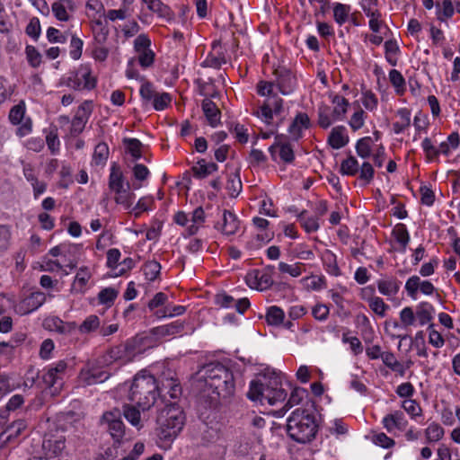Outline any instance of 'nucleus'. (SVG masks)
<instances>
[{
    "mask_svg": "<svg viewBox=\"0 0 460 460\" xmlns=\"http://www.w3.org/2000/svg\"><path fill=\"white\" fill-rule=\"evenodd\" d=\"M202 371L203 385L199 401L204 408L216 407L221 398L226 399L234 394V375L226 367L212 363L206 366Z\"/></svg>",
    "mask_w": 460,
    "mask_h": 460,
    "instance_id": "1",
    "label": "nucleus"
},
{
    "mask_svg": "<svg viewBox=\"0 0 460 460\" xmlns=\"http://www.w3.org/2000/svg\"><path fill=\"white\" fill-rule=\"evenodd\" d=\"M159 387L154 376L146 370L137 373L129 389L128 399L143 411L149 410L156 401Z\"/></svg>",
    "mask_w": 460,
    "mask_h": 460,
    "instance_id": "2",
    "label": "nucleus"
},
{
    "mask_svg": "<svg viewBox=\"0 0 460 460\" xmlns=\"http://www.w3.org/2000/svg\"><path fill=\"white\" fill-rule=\"evenodd\" d=\"M247 396L250 400L259 402L261 404L267 402L270 405H275L285 401L287 392L282 387L280 377L275 376L269 378L264 377V381H252Z\"/></svg>",
    "mask_w": 460,
    "mask_h": 460,
    "instance_id": "3",
    "label": "nucleus"
},
{
    "mask_svg": "<svg viewBox=\"0 0 460 460\" xmlns=\"http://www.w3.org/2000/svg\"><path fill=\"white\" fill-rule=\"evenodd\" d=\"M185 417L175 402L166 405L157 417V436L166 444L171 443L181 431Z\"/></svg>",
    "mask_w": 460,
    "mask_h": 460,
    "instance_id": "4",
    "label": "nucleus"
},
{
    "mask_svg": "<svg viewBox=\"0 0 460 460\" xmlns=\"http://www.w3.org/2000/svg\"><path fill=\"white\" fill-rule=\"evenodd\" d=\"M287 430L293 440L303 444L310 442L317 431L315 419L306 410L296 409L288 419Z\"/></svg>",
    "mask_w": 460,
    "mask_h": 460,
    "instance_id": "5",
    "label": "nucleus"
},
{
    "mask_svg": "<svg viewBox=\"0 0 460 460\" xmlns=\"http://www.w3.org/2000/svg\"><path fill=\"white\" fill-rule=\"evenodd\" d=\"M136 355L135 346L128 342L111 348L100 358V364L110 366L118 362L122 365L132 361Z\"/></svg>",
    "mask_w": 460,
    "mask_h": 460,
    "instance_id": "6",
    "label": "nucleus"
},
{
    "mask_svg": "<svg viewBox=\"0 0 460 460\" xmlns=\"http://www.w3.org/2000/svg\"><path fill=\"white\" fill-rule=\"evenodd\" d=\"M140 95L145 105L151 104L155 110L163 111L172 102L169 93L155 92L153 84L149 82H145L140 87Z\"/></svg>",
    "mask_w": 460,
    "mask_h": 460,
    "instance_id": "7",
    "label": "nucleus"
},
{
    "mask_svg": "<svg viewBox=\"0 0 460 460\" xmlns=\"http://www.w3.org/2000/svg\"><path fill=\"white\" fill-rule=\"evenodd\" d=\"M100 360L98 362H87L81 369L78 379L84 385H93L102 383L108 379L109 374L101 369Z\"/></svg>",
    "mask_w": 460,
    "mask_h": 460,
    "instance_id": "8",
    "label": "nucleus"
},
{
    "mask_svg": "<svg viewBox=\"0 0 460 460\" xmlns=\"http://www.w3.org/2000/svg\"><path fill=\"white\" fill-rule=\"evenodd\" d=\"M279 152V157L285 164H291L295 160V154L291 144L288 141V137L283 134H278L275 137V142L269 147V152L273 161L277 160V151Z\"/></svg>",
    "mask_w": 460,
    "mask_h": 460,
    "instance_id": "9",
    "label": "nucleus"
},
{
    "mask_svg": "<svg viewBox=\"0 0 460 460\" xmlns=\"http://www.w3.org/2000/svg\"><path fill=\"white\" fill-rule=\"evenodd\" d=\"M66 438L62 434H47L42 442L43 454L53 460L62 459Z\"/></svg>",
    "mask_w": 460,
    "mask_h": 460,
    "instance_id": "10",
    "label": "nucleus"
},
{
    "mask_svg": "<svg viewBox=\"0 0 460 460\" xmlns=\"http://www.w3.org/2000/svg\"><path fill=\"white\" fill-rule=\"evenodd\" d=\"M102 423L107 426L108 431L116 442L122 439L125 435V426L121 420V415L119 410L103 413Z\"/></svg>",
    "mask_w": 460,
    "mask_h": 460,
    "instance_id": "11",
    "label": "nucleus"
},
{
    "mask_svg": "<svg viewBox=\"0 0 460 460\" xmlns=\"http://www.w3.org/2000/svg\"><path fill=\"white\" fill-rule=\"evenodd\" d=\"M66 85L74 90H92L96 85V79L92 75L88 66H81L73 76L67 79Z\"/></svg>",
    "mask_w": 460,
    "mask_h": 460,
    "instance_id": "12",
    "label": "nucleus"
},
{
    "mask_svg": "<svg viewBox=\"0 0 460 460\" xmlns=\"http://www.w3.org/2000/svg\"><path fill=\"white\" fill-rule=\"evenodd\" d=\"M274 75L275 80L273 82L283 95H288L294 91L296 77L288 68L279 66L274 70Z\"/></svg>",
    "mask_w": 460,
    "mask_h": 460,
    "instance_id": "13",
    "label": "nucleus"
},
{
    "mask_svg": "<svg viewBox=\"0 0 460 460\" xmlns=\"http://www.w3.org/2000/svg\"><path fill=\"white\" fill-rule=\"evenodd\" d=\"M45 300L46 296L43 292H32L16 305V311L22 315L28 314L41 306Z\"/></svg>",
    "mask_w": 460,
    "mask_h": 460,
    "instance_id": "14",
    "label": "nucleus"
},
{
    "mask_svg": "<svg viewBox=\"0 0 460 460\" xmlns=\"http://www.w3.org/2000/svg\"><path fill=\"white\" fill-rule=\"evenodd\" d=\"M240 221L236 215L227 209H224L220 222L215 225V228L225 235H233L237 233Z\"/></svg>",
    "mask_w": 460,
    "mask_h": 460,
    "instance_id": "15",
    "label": "nucleus"
},
{
    "mask_svg": "<svg viewBox=\"0 0 460 460\" xmlns=\"http://www.w3.org/2000/svg\"><path fill=\"white\" fill-rule=\"evenodd\" d=\"M91 113H92V102H91L86 101L78 107V109L75 112V115L72 120V123H71V133L72 134L78 135L84 130Z\"/></svg>",
    "mask_w": 460,
    "mask_h": 460,
    "instance_id": "16",
    "label": "nucleus"
},
{
    "mask_svg": "<svg viewBox=\"0 0 460 460\" xmlns=\"http://www.w3.org/2000/svg\"><path fill=\"white\" fill-rule=\"evenodd\" d=\"M310 125V119L306 113H297L288 129L290 139L298 141L303 137V131L309 128Z\"/></svg>",
    "mask_w": 460,
    "mask_h": 460,
    "instance_id": "17",
    "label": "nucleus"
},
{
    "mask_svg": "<svg viewBox=\"0 0 460 460\" xmlns=\"http://www.w3.org/2000/svg\"><path fill=\"white\" fill-rule=\"evenodd\" d=\"M43 324L46 329L60 334H69L76 328L75 322H64L57 316L46 318Z\"/></svg>",
    "mask_w": 460,
    "mask_h": 460,
    "instance_id": "18",
    "label": "nucleus"
},
{
    "mask_svg": "<svg viewBox=\"0 0 460 460\" xmlns=\"http://www.w3.org/2000/svg\"><path fill=\"white\" fill-rule=\"evenodd\" d=\"M129 187V183L125 181L124 174L120 167L113 163L111 167L109 176V188L111 191L116 192Z\"/></svg>",
    "mask_w": 460,
    "mask_h": 460,
    "instance_id": "19",
    "label": "nucleus"
},
{
    "mask_svg": "<svg viewBox=\"0 0 460 460\" xmlns=\"http://www.w3.org/2000/svg\"><path fill=\"white\" fill-rule=\"evenodd\" d=\"M384 428L387 432L392 433L395 429L402 430L406 428L408 422L404 418V414L396 411L394 413L387 414L382 420Z\"/></svg>",
    "mask_w": 460,
    "mask_h": 460,
    "instance_id": "20",
    "label": "nucleus"
},
{
    "mask_svg": "<svg viewBox=\"0 0 460 460\" xmlns=\"http://www.w3.org/2000/svg\"><path fill=\"white\" fill-rule=\"evenodd\" d=\"M203 113L211 127H217L220 122L221 112L218 107L209 99H204L202 102Z\"/></svg>",
    "mask_w": 460,
    "mask_h": 460,
    "instance_id": "21",
    "label": "nucleus"
},
{
    "mask_svg": "<svg viewBox=\"0 0 460 460\" xmlns=\"http://www.w3.org/2000/svg\"><path fill=\"white\" fill-rule=\"evenodd\" d=\"M25 424L22 420H17L12 423L4 432L0 434V450L13 438L19 436Z\"/></svg>",
    "mask_w": 460,
    "mask_h": 460,
    "instance_id": "22",
    "label": "nucleus"
},
{
    "mask_svg": "<svg viewBox=\"0 0 460 460\" xmlns=\"http://www.w3.org/2000/svg\"><path fill=\"white\" fill-rule=\"evenodd\" d=\"M345 128L342 126L335 127L328 137V143L334 149H340L349 142L348 137L344 134Z\"/></svg>",
    "mask_w": 460,
    "mask_h": 460,
    "instance_id": "23",
    "label": "nucleus"
},
{
    "mask_svg": "<svg viewBox=\"0 0 460 460\" xmlns=\"http://www.w3.org/2000/svg\"><path fill=\"white\" fill-rule=\"evenodd\" d=\"M125 419L135 428L140 429L144 427L145 420L141 418L140 411L133 405L123 406Z\"/></svg>",
    "mask_w": 460,
    "mask_h": 460,
    "instance_id": "24",
    "label": "nucleus"
},
{
    "mask_svg": "<svg viewBox=\"0 0 460 460\" xmlns=\"http://www.w3.org/2000/svg\"><path fill=\"white\" fill-rule=\"evenodd\" d=\"M437 19L440 22H447L455 13V6L451 0H443L435 4Z\"/></svg>",
    "mask_w": 460,
    "mask_h": 460,
    "instance_id": "25",
    "label": "nucleus"
},
{
    "mask_svg": "<svg viewBox=\"0 0 460 460\" xmlns=\"http://www.w3.org/2000/svg\"><path fill=\"white\" fill-rule=\"evenodd\" d=\"M305 394H306V391L303 388H300V387L294 388L293 391L291 392L288 401L287 402V403L284 405V407L282 409H280L279 411H278L276 412V416L277 417L284 416L285 413L290 408H292L294 405H297L301 402V401L303 400Z\"/></svg>",
    "mask_w": 460,
    "mask_h": 460,
    "instance_id": "26",
    "label": "nucleus"
},
{
    "mask_svg": "<svg viewBox=\"0 0 460 460\" xmlns=\"http://www.w3.org/2000/svg\"><path fill=\"white\" fill-rule=\"evenodd\" d=\"M332 102L334 104L332 117L334 120L341 119L347 112L349 102L343 96L338 94H331Z\"/></svg>",
    "mask_w": 460,
    "mask_h": 460,
    "instance_id": "27",
    "label": "nucleus"
},
{
    "mask_svg": "<svg viewBox=\"0 0 460 460\" xmlns=\"http://www.w3.org/2000/svg\"><path fill=\"white\" fill-rule=\"evenodd\" d=\"M183 323L175 321L169 324L158 326L154 329V334L158 337H166L180 333L183 330Z\"/></svg>",
    "mask_w": 460,
    "mask_h": 460,
    "instance_id": "28",
    "label": "nucleus"
},
{
    "mask_svg": "<svg viewBox=\"0 0 460 460\" xmlns=\"http://www.w3.org/2000/svg\"><path fill=\"white\" fill-rule=\"evenodd\" d=\"M433 306L427 302L420 303L416 309V319L420 325H425L432 319Z\"/></svg>",
    "mask_w": 460,
    "mask_h": 460,
    "instance_id": "29",
    "label": "nucleus"
},
{
    "mask_svg": "<svg viewBox=\"0 0 460 460\" xmlns=\"http://www.w3.org/2000/svg\"><path fill=\"white\" fill-rule=\"evenodd\" d=\"M378 291L384 296H394L400 288V282L395 279H381L377 282Z\"/></svg>",
    "mask_w": 460,
    "mask_h": 460,
    "instance_id": "30",
    "label": "nucleus"
},
{
    "mask_svg": "<svg viewBox=\"0 0 460 460\" xmlns=\"http://www.w3.org/2000/svg\"><path fill=\"white\" fill-rule=\"evenodd\" d=\"M349 13V5L341 3H335L333 4V19L340 26L348 21Z\"/></svg>",
    "mask_w": 460,
    "mask_h": 460,
    "instance_id": "31",
    "label": "nucleus"
},
{
    "mask_svg": "<svg viewBox=\"0 0 460 460\" xmlns=\"http://www.w3.org/2000/svg\"><path fill=\"white\" fill-rule=\"evenodd\" d=\"M359 171V164L358 160L349 155L348 158L343 160L341 164L340 172L343 175L355 176Z\"/></svg>",
    "mask_w": 460,
    "mask_h": 460,
    "instance_id": "32",
    "label": "nucleus"
},
{
    "mask_svg": "<svg viewBox=\"0 0 460 460\" xmlns=\"http://www.w3.org/2000/svg\"><path fill=\"white\" fill-rule=\"evenodd\" d=\"M400 121L393 124L394 131L400 134L404 131L411 124V112L407 109H401L397 111Z\"/></svg>",
    "mask_w": 460,
    "mask_h": 460,
    "instance_id": "33",
    "label": "nucleus"
},
{
    "mask_svg": "<svg viewBox=\"0 0 460 460\" xmlns=\"http://www.w3.org/2000/svg\"><path fill=\"white\" fill-rule=\"evenodd\" d=\"M114 193V200L117 204L122 205L126 209L131 208L135 195L129 191V187Z\"/></svg>",
    "mask_w": 460,
    "mask_h": 460,
    "instance_id": "34",
    "label": "nucleus"
},
{
    "mask_svg": "<svg viewBox=\"0 0 460 460\" xmlns=\"http://www.w3.org/2000/svg\"><path fill=\"white\" fill-rule=\"evenodd\" d=\"M109 147L105 143H99L94 148L93 162L95 165H103L109 157Z\"/></svg>",
    "mask_w": 460,
    "mask_h": 460,
    "instance_id": "35",
    "label": "nucleus"
},
{
    "mask_svg": "<svg viewBox=\"0 0 460 460\" xmlns=\"http://www.w3.org/2000/svg\"><path fill=\"white\" fill-rule=\"evenodd\" d=\"M285 317L284 311L279 306H270L266 314L267 323L270 325H279Z\"/></svg>",
    "mask_w": 460,
    "mask_h": 460,
    "instance_id": "36",
    "label": "nucleus"
},
{
    "mask_svg": "<svg viewBox=\"0 0 460 460\" xmlns=\"http://www.w3.org/2000/svg\"><path fill=\"white\" fill-rule=\"evenodd\" d=\"M372 144L373 141L370 137H366L358 140L356 144L357 155L363 159L369 157L371 155Z\"/></svg>",
    "mask_w": 460,
    "mask_h": 460,
    "instance_id": "37",
    "label": "nucleus"
},
{
    "mask_svg": "<svg viewBox=\"0 0 460 460\" xmlns=\"http://www.w3.org/2000/svg\"><path fill=\"white\" fill-rule=\"evenodd\" d=\"M393 235L401 244L402 251H404L410 241V235L406 226L403 224L397 225L393 230Z\"/></svg>",
    "mask_w": 460,
    "mask_h": 460,
    "instance_id": "38",
    "label": "nucleus"
},
{
    "mask_svg": "<svg viewBox=\"0 0 460 460\" xmlns=\"http://www.w3.org/2000/svg\"><path fill=\"white\" fill-rule=\"evenodd\" d=\"M185 307L182 305H167L163 309L155 312V315L157 318L172 317L176 315H181L185 312Z\"/></svg>",
    "mask_w": 460,
    "mask_h": 460,
    "instance_id": "39",
    "label": "nucleus"
},
{
    "mask_svg": "<svg viewBox=\"0 0 460 460\" xmlns=\"http://www.w3.org/2000/svg\"><path fill=\"white\" fill-rule=\"evenodd\" d=\"M161 265L155 261H150L144 264L143 272L146 279L153 281L160 274Z\"/></svg>",
    "mask_w": 460,
    "mask_h": 460,
    "instance_id": "40",
    "label": "nucleus"
},
{
    "mask_svg": "<svg viewBox=\"0 0 460 460\" xmlns=\"http://www.w3.org/2000/svg\"><path fill=\"white\" fill-rule=\"evenodd\" d=\"M426 438L429 442H437L444 436V429L438 423H431L425 430Z\"/></svg>",
    "mask_w": 460,
    "mask_h": 460,
    "instance_id": "41",
    "label": "nucleus"
},
{
    "mask_svg": "<svg viewBox=\"0 0 460 460\" xmlns=\"http://www.w3.org/2000/svg\"><path fill=\"white\" fill-rule=\"evenodd\" d=\"M304 264L301 262H296L295 264H288L286 262L279 263V270L282 273H288L291 277L296 278L299 277L303 272Z\"/></svg>",
    "mask_w": 460,
    "mask_h": 460,
    "instance_id": "42",
    "label": "nucleus"
},
{
    "mask_svg": "<svg viewBox=\"0 0 460 460\" xmlns=\"http://www.w3.org/2000/svg\"><path fill=\"white\" fill-rule=\"evenodd\" d=\"M385 58L390 65L396 66L397 59L395 56L399 52V46L395 40H386L385 42Z\"/></svg>",
    "mask_w": 460,
    "mask_h": 460,
    "instance_id": "43",
    "label": "nucleus"
},
{
    "mask_svg": "<svg viewBox=\"0 0 460 460\" xmlns=\"http://www.w3.org/2000/svg\"><path fill=\"white\" fill-rule=\"evenodd\" d=\"M99 326V317L97 315L91 314L88 317H86L85 320L79 326V332L81 333H89L98 329Z\"/></svg>",
    "mask_w": 460,
    "mask_h": 460,
    "instance_id": "44",
    "label": "nucleus"
},
{
    "mask_svg": "<svg viewBox=\"0 0 460 460\" xmlns=\"http://www.w3.org/2000/svg\"><path fill=\"white\" fill-rule=\"evenodd\" d=\"M368 305L371 310L381 317L385 315V311L389 306L384 302L381 297L374 296L368 299Z\"/></svg>",
    "mask_w": 460,
    "mask_h": 460,
    "instance_id": "45",
    "label": "nucleus"
},
{
    "mask_svg": "<svg viewBox=\"0 0 460 460\" xmlns=\"http://www.w3.org/2000/svg\"><path fill=\"white\" fill-rule=\"evenodd\" d=\"M359 180L363 181L365 184H369L375 176V170L372 164L368 162H364L359 166Z\"/></svg>",
    "mask_w": 460,
    "mask_h": 460,
    "instance_id": "46",
    "label": "nucleus"
},
{
    "mask_svg": "<svg viewBox=\"0 0 460 460\" xmlns=\"http://www.w3.org/2000/svg\"><path fill=\"white\" fill-rule=\"evenodd\" d=\"M25 114V105L23 102H20L17 105H14L10 112H9V119L14 124L22 123Z\"/></svg>",
    "mask_w": 460,
    "mask_h": 460,
    "instance_id": "47",
    "label": "nucleus"
},
{
    "mask_svg": "<svg viewBox=\"0 0 460 460\" xmlns=\"http://www.w3.org/2000/svg\"><path fill=\"white\" fill-rule=\"evenodd\" d=\"M306 213L305 210L302 211L298 215V219L301 222L303 227L307 233L316 232L319 228L318 219L317 217H307L305 218L304 216Z\"/></svg>",
    "mask_w": 460,
    "mask_h": 460,
    "instance_id": "48",
    "label": "nucleus"
},
{
    "mask_svg": "<svg viewBox=\"0 0 460 460\" xmlns=\"http://www.w3.org/2000/svg\"><path fill=\"white\" fill-rule=\"evenodd\" d=\"M253 114H255L267 125L272 124L273 115H275L272 110L269 107V104H267L265 102L256 111L253 112Z\"/></svg>",
    "mask_w": 460,
    "mask_h": 460,
    "instance_id": "49",
    "label": "nucleus"
},
{
    "mask_svg": "<svg viewBox=\"0 0 460 460\" xmlns=\"http://www.w3.org/2000/svg\"><path fill=\"white\" fill-rule=\"evenodd\" d=\"M118 296V291L113 288H106L98 295L99 302L103 305H111Z\"/></svg>",
    "mask_w": 460,
    "mask_h": 460,
    "instance_id": "50",
    "label": "nucleus"
},
{
    "mask_svg": "<svg viewBox=\"0 0 460 460\" xmlns=\"http://www.w3.org/2000/svg\"><path fill=\"white\" fill-rule=\"evenodd\" d=\"M226 188L231 197L238 196L242 190V182L238 174L229 176Z\"/></svg>",
    "mask_w": 460,
    "mask_h": 460,
    "instance_id": "51",
    "label": "nucleus"
},
{
    "mask_svg": "<svg viewBox=\"0 0 460 460\" xmlns=\"http://www.w3.org/2000/svg\"><path fill=\"white\" fill-rule=\"evenodd\" d=\"M91 278V273L86 267L80 268L75 278L74 286L83 289Z\"/></svg>",
    "mask_w": 460,
    "mask_h": 460,
    "instance_id": "52",
    "label": "nucleus"
},
{
    "mask_svg": "<svg viewBox=\"0 0 460 460\" xmlns=\"http://www.w3.org/2000/svg\"><path fill=\"white\" fill-rule=\"evenodd\" d=\"M318 123L323 128H329L334 121L333 118L329 116V107L323 105L318 110Z\"/></svg>",
    "mask_w": 460,
    "mask_h": 460,
    "instance_id": "53",
    "label": "nucleus"
},
{
    "mask_svg": "<svg viewBox=\"0 0 460 460\" xmlns=\"http://www.w3.org/2000/svg\"><path fill=\"white\" fill-rule=\"evenodd\" d=\"M324 264L326 265V270L328 273L333 276L340 275V269L336 262V258L333 253L328 252L324 255Z\"/></svg>",
    "mask_w": 460,
    "mask_h": 460,
    "instance_id": "54",
    "label": "nucleus"
},
{
    "mask_svg": "<svg viewBox=\"0 0 460 460\" xmlns=\"http://www.w3.org/2000/svg\"><path fill=\"white\" fill-rule=\"evenodd\" d=\"M127 149L128 153L135 158L139 159L141 157V146L142 143L137 138L126 139Z\"/></svg>",
    "mask_w": 460,
    "mask_h": 460,
    "instance_id": "55",
    "label": "nucleus"
},
{
    "mask_svg": "<svg viewBox=\"0 0 460 460\" xmlns=\"http://www.w3.org/2000/svg\"><path fill=\"white\" fill-rule=\"evenodd\" d=\"M83 40L76 36H72L70 41V56L73 59L77 60L82 56Z\"/></svg>",
    "mask_w": 460,
    "mask_h": 460,
    "instance_id": "56",
    "label": "nucleus"
},
{
    "mask_svg": "<svg viewBox=\"0 0 460 460\" xmlns=\"http://www.w3.org/2000/svg\"><path fill=\"white\" fill-rule=\"evenodd\" d=\"M365 123V112L363 110H358L354 112L349 119V126L354 130L357 131L364 126Z\"/></svg>",
    "mask_w": 460,
    "mask_h": 460,
    "instance_id": "57",
    "label": "nucleus"
},
{
    "mask_svg": "<svg viewBox=\"0 0 460 460\" xmlns=\"http://www.w3.org/2000/svg\"><path fill=\"white\" fill-rule=\"evenodd\" d=\"M362 104L367 110L373 111L377 106V98L371 91H365L362 93Z\"/></svg>",
    "mask_w": 460,
    "mask_h": 460,
    "instance_id": "58",
    "label": "nucleus"
},
{
    "mask_svg": "<svg viewBox=\"0 0 460 460\" xmlns=\"http://www.w3.org/2000/svg\"><path fill=\"white\" fill-rule=\"evenodd\" d=\"M26 56L28 62L33 67H37L40 66L41 62V55L33 46L26 47Z\"/></svg>",
    "mask_w": 460,
    "mask_h": 460,
    "instance_id": "59",
    "label": "nucleus"
},
{
    "mask_svg": "<svg viewBox=\"0 0 460 460\" xmlns=\"http://www.w3.org/2000/svg\"><path fill=\"white\" fill-rule=\"evenodd\" d=\"M265 102L269 104V107L272 110L276 116L282 114L284 108L283 100L280 97L273 95L270 98L267 99Z\"/></svg>",
    "mask_w": 460,
    "mask_h": 460,
    "instance_id": "60",
    "label": "nucleus"
},
{
    "mask_svg": "<svg viewBox=\"0 0 460 460\" xmlns=\"http://www.w3.org/2000/svg\"><path fill=\"white\" fill-rule=\"evenodd\" d=\"M151 11L156 13L160 17L165 18L168 21L173 18V12L169 6L163 4L160 0Z\"/></svg>",
    "mask_w": 460,
    "mask_h": 460,
    "instance_id": "61",
    "label": "nucleus"
},
{
    "mask_svg": "<svg viewBox=\"0 0 460 460\" xmlns=\"http://www.w3.org/2000/svg\"><path fill=\"white\" fill-rule=\"evenodd\" d=\"M151 40L146 34L138 35L134 40V49L135 51L140 52L144 50H147L150 49Z\"/></svg>",
    "mask_w": 460,
    "mask_h": 460,
    "instance_id": "62",
    "label": "nucleus"
},
{
    "mask_svg": "<svg viewBox=\"0 0 460 460\" xmlns=\"http://www.w3.org/2000/svg\"><path fill=\"white\" fill-rule=\"evenodd\" d=\"M400 320L404 326L412 325L416 320V315L411 307H404L400 313Z\"/></svg>",
    "mask_w": 460,
    "mask_h": 460,
    "instance_id": "63",
    "label": "nucleus"
},
{
    "mask_svg": "<svg viewBox=\"0 0 460 460\" xmlns=\"http://www.w3.org/2000/svg\"><path fill=\"white\" fill-rule=\"evenodd\" d=\"M26 33L34 40H37L40 35V20L37 17H33L30 20L26 27Z\"/></svg>",
    "mask_w": 460,
    "mask_h": 460,
    "instance_id": "64",
    "label": "nucleus"
}]
</instances>
